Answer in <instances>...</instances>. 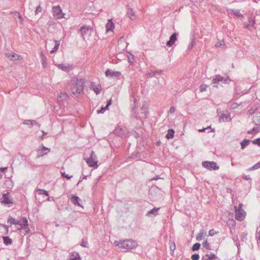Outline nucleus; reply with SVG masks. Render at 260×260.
Listing matches in <instances>:
<instances>
[{"mask_svg":"<svg viewBox=\"0 0 260 260\" xmlns=\"http://www.w3.org/2000/svg\"><path fill=\"white\" fill-rule=\"evenodd\" d=\"M85 160L90 167H93L94 168H98V161L97 159V157L93 151H91L90 153V157L89 158H85Z\"/></svg>","mask_w":260,"mask_h":260,"instance_id":"obj_4","label":"nucleus"},{"mask_svg":"<svg viewBox=\"0 0 260 260\" xmlns=\"http://www.w3.org/2000/svg\"><path fill=\"white\" fill-rule=\"evenodd\" d=\"M80 31L84 40H89L93 32L92 28L89 25L82 26L80 27Z\"/></svg>","mask_w":260,"mask_h":260,"instance_id":"obj_3","label":"nucleus"},{"mask_svg":"<svg viewBox=\"0 0 260 260\" xmlns=\"http://www.w3.org/2000/svg\"><path fill=\"white\" fill-rule=\"evenodd\" d=\"M242 206H243V204L242 203H240L239 204L238 206H235V211L243 210Z\"/></svg>","mask_w":260,"mask_h":260,"instance_id":"obj_52","label":"nucleus"},{"mask_svg":"<svg viewBox=\"0 0 260 260\" xmlns=\"http://www.w3.org/2000/svg\"><path fill=\"white\" fill-rule=\"evenodd\" d=\"M259 168H260V161L257 162L256 164H255L252 167L249 168L248 169V170L249 171H253V170H255L258 169Z\"/></svg>","mask_w":260,"mask_h":260,"instance_id":"obj_34","label":"nucleus"},{"mask_svg":"<svg viewBox=\"0 0 260 260\" xmlns=\"http://www.w3.org/2000/svg\"><path fill=\"white\" fill-rule=\"evenodd\" d=\"M19 230L21 231V232H23V231H24V233L25 235L27 233H28V232L29 231L28 224H25L22 228Z\"/></svg>","mask_w":260,"mask_h":260,"instance_id":"obj_33","label":"nucleus"},{"mask_svg":"<svg viewBox=\"0 0 260 260\" xmlns=\"http://www.w3.org/2000/svg\"><path fill=\"white\" fill-rule=\"evenodd\" d=\"M41 11H42V8L40 7V6H39L36 8V9L35 11V13H36V14H37L39 12H40Z\"/></svg>","mask_w":260,"mask_h":260,"instance_id":"obj_56","label":"nucleus"},{"mask_svg":"<svg viewBox=\"0 0 260 260\" xmlns=\"http://www.w3.org/2000/svg\"><path fill=\"white\" fill-rule=\"evenodd\" d=\"M113 133L118 136L123 137L127 134V129L125 126H118L114 129Z\"/></svg>","mask_w":260,"mask_h":260,"instance_id":"obj_7","label":"nucleus"},{"mask_svg":"<svg viewBox=\"0 0 260 260\" xmlns=\"http://www.w3.org/2000/svg\"><path fill=\"white\" fill-rule=\"evenodd\" d=\"M20 223H21V225H24L25 224H28L27 223V220L26 217H23L21 221H20Z\"/></svg>","mask_w":260,"mask_h":260,"instance_id":"obj_50","label":"nucleus"},{"mask_svg":"<svg viewBox=\"0 0 260 260\" xmlns=\"http://www.w3.org/2000/svg\"><path fill=\"white\" fill-rule=\"evenodd\" d=\"M1 203L5 205L13 204V199L9 195V192L4 193L1 199Z\"/></svg>","mask_w":260,"mask_h":260,"instance_id":"obj_10","label":"nucleus"},{"mask_svg":"<svg viewBox=\"0 0 260 260\" xmlns=\"http://www.w3.org/2000/svg\"><path fill=\"white\" fill-rule=\"evenodd\" d=\"M134 60V56L132 54H131V56L128 57V62L130 63L131 64H133Z\"/></svg>","mask_w":260,"mask_h":260,"instance_id":"obj_51","label":"nucleus"},{"mask_svg":"<svg viewBox=\"0 0 260 260\" xmlns=\"http://www.w3.org/2000/svg\"><path fill=\"white\" fill-rule=\"evenodd\" d=\"M23 124L28 125L30 127H32L35 125H38L39 127L40 126V124H38L35 120H24L23 122Z\"/></svg>","mask_w":260,"mask_h":260,"instance_id":"obj_19","label":"nucleus"},{"mask_svg":"<svg viewBox=\"0 0 260 260\" xmlns=\"http://www.w3.org/2000/svg\"><path fill=\"white\" fill-rule=\"evenodd\" d=\"M215 234H216V232H214L213 229L210 230L209 232V236H213Z\"/></svg>","mask_w":260,"mask_h":260,"instance_id":"obj_58","label":"nucleus"},{"mask_svg":"<svg viewBox=\"0 0 260 260\" xmlns=\"http://www.w3.org/2000/svg\"><path fill=\"white\" fill-rule=\"evenodd\" d=\"M37 191L39 194L45 195L46 196H49L48 192L45 190L39 189H38Z\"/></svg>","mask_w":260,"mask_h":260,"instance_id":"obj_38","label":"nucleus"},{"mask_svg":"<svg viewBox=\"0 0 260 260\" xmlns=\"http://www.w3.org/2000/svg\"><path fill=\"white\" fill-rule=\"evenodd\" d=\"M6 56L8 58H10V59H11V60H12L13 58L16 59V57H18V55L17 54H16L15 53L13 52L7 53L6 54Z\"/></svg>","mask_w":260,"mask_h":260,"instance_id":"obj_30","label":"nucleus"},{"mask_svg":"<svg viewBox=\"0 0 260 260\" xmlns=\"http://www.w3.org/2000/svg\"><path fill=\"white\" fill-rule=\"evenodd\" d=\"M61 174L63 177L66 178L67 179H70L73 177L72 176H69V175L66 174L64 172L61 171Z\"/></svg>","mask_w":260,"mask_h":260,"instance_id":"obj_44","label":"nucleus"},{"mask_svg":"<svg viewBox=\"0 0 260 260\" xmlns=\"http://www.w3.org/2000/svg\"><path fill=\"white\" fill-rule=\"evenodd\" d=\"M175 248H176V246H175V244L174 243H173V244H172L171 245H170V249L172 250V251H174V250L175 249Z\"/></svg>","mask_w":260,"mask_h":260,"instance_id":"obj_60","label":"nucleus"},{"mask_svg":"<svg viewBox=\"0 0 260 260\" xmlns=\"http://www.w3.org/2000/svg\"><path fill=\"white\" fill-rule=\"evenodd\" d=\"M176 110V108L174 106H171L170 108L169 112L170 114H173Z\"/></svg>","mask_w":260,"mask_h":260,"instance_id":"obj_55","label":"nucleus"},{"mask_svg":"<svg viewBox=\"0 0 260 260\" xmlns=\"http://www.w3.org/2000/svg\"><path fill=\"white\" fill-rule=\"evenodd\" d=\"M174 134H175V131L174 129H169L168 131V133L166 136V138L167 139H172L174 137Z\"/></svg>","mask_w":260,"mask_h":260,"instance_id":"obj_25","label":"nucleus"},{"mask_svg":"<svg viewBox=\"0 0 260 260\" xmlns=\"http://www.w3.org/2000/svg\"><path fill=\"white\" fill-rule=\"evenodd\" d=\"M195 43H196L195 39L192 38L191 39V42L188 45V49L191 50L193 46L194 45Z\"/></svg>","mask_w":260,"mask_h":260,"instance_id":"obj_40","label":"nucleus"},{"mask_svg":"<svg viewBox=\"0 0 260 260\" xmlns=\"http://www.w3.org/2000/svg\"><path fill=\"white\" fill-rule=\"evenodd\" d=\"M89 87L96 95L99 94L102 90L101 86L100 85L96 84L94 82H91Z\"/></svg>","mask_w":260,"mask_h":260,"instance_id":"obj_14","label":"nucleus"},{"mask_svg":"<svg viewBox=\"0 0 260 260\" xmlns=\"http://www.w3.org/2000/svg\"><path fill=\"white\" fill-rule=\"evenodd\" d=\"M84 85V80L83 79L74 78L71 80L70 84V89L76 97L83 93Z\"/></svg>","mask_w":260,"mask_h":260,"instance_id":"obj_1","label":"nucleus"},{"mask_svg":"<svg viewBox=\"0 0 260 260\" xmlns=\"http://www.w3.org/2000/svg\"><path fill=\"white\" fill-rule=\"evenodd\" d=\"M256 238H257V240L259 241V242L260 243V231L258 232V233L256 235Z\"/></svg>","mask_w":260,"mask_h":260,"instance_id":"obj_64","label":"nucleus"},{"mask_svg":"<svg viewBox=\"0 0 260 260\" xmlns=\"http://www.w3.org/2000/svg\"><path fill=\"white\" fill-rule=\"evenodd\" d=\"M253 121L255 123L256 126L259 125L260 124V114H255L253 117Z\"/></svg>","mask_w":260,"mask_h":260,"instance_id":"obj_23","label":"nucleus"},{"mask_svg":"<svg viewBox=\"0 0 260 260\" xmlns=\"http://www.w3.org/2000/svg\"><path fill=\"white\" fill-rule=\"evenodd\" d=\"M15 16H17L18 18L20 19V20L21 21H22L23 20V18H22V17L21 16V15H20V13H16V14H15Z\"/></svg>","mask_w":260,"mask_h":260,"instance_id":"obj_59","label":"nucleus"},{"mask_svg":"<svg viewBox=\"0 0 260 260\" xmlns=\"http://www.w3.org/2000/svg\"><path fill=\"white\" fill-rule=\"evenodd\" d=\"M58 67L59 69H61V70H62L63 71H69L71 68L69 66H66L62 63L58 64Z\"/></svg>","mask_w":260,"mask_h":260,"instance_id":"obj_31","label":"nucleus"},{"mask_svg":"<svg viewBox=\"0 0 260 260\" xmlns=\"http://www.w3.org/2000/svg\"><path fill=\"white\" fill-rule=\"evenodd\" d=\"M107 31H112L114 28V25L113 22L112 21V19H109L108 22L106 25Z\"/></svg>","mask_w":260,"mask_h":260,"instance_id":"obj_21","label":"nucleus"},{"mask_svg":"<svg viewBox=\"0 0 260 260\" xmlns=\"http://www.w3.org/2000/svg\"><path fill=\"white\" fill-rule=\"evenodd\" d=\"M8 169V167H4L0 168V173L4 172L5 171Z\"/></svg>","mask_w":260,"mask_h":260,"instance_id":"obj_63","label":"nucleus"},{"mask_svg":"<svg viewBox=\"0 0 260 260\" xmlns=\"http://www.w3.org/2000/svg\"><path fill=\"white\" fill-rule=\"evenodd\" d=\"M120 244H121V241H120L119 242L118 241H115L114 242V244L116 245V246H119V247H120Z\"/></svg>","mask_w":260,"mask_h":260,"instance_id":"obj_62","label":"nucleus"},{"mask_svg":"<svg viewBox=\"0 0 260 260\" xmlns=\"http://www.w3.org/2000/svg\"><path fill=\"white\" fill-rule=\"evenodd\" d=\"M127 15L129 16V17L131 20H133L135 19V13L133 10L129 6H126Z\"/></svg>","mask_w":260,"mask_h":260,"instance_id":"obj_20","label":"nucleus"},{"mask_svg":"<svg viewBox=\"0 0 260 260\" xmlns=\"http://www.w3.org/2000/svg\"><path fill=\"white\" fill-rule=\"evenodd\" d=\"M178 34L177 32L173 33L170 37L169 40L166 43V45L169 47L173 46L175 41L177 40Z\"/></svg>","mask_w":260,"mask_h":260,"instance_id":"obj_13","label":"nucleus"},{"mask_svg":"<svg viewBox=\"0 0 260 260\" xmlns=\"http://www.w3.org/2000/svg\"><path fill=\"white\" fill-rule=\"evenodd\" d=\"M53 16L56 19H60L63 17L62 10L59 6H54L52 8Z\"/></svg>","mask_w":260,"mask_h":260,"instance_id":"obj_9","label":"nucleus"},{"mask_svg":"<svg viewBox=\"0 0 260 260\" xmlns=\"http://www.w3.org/2000/svg\"><path fill=\"white\" fill-rule=\"evenodd\" d=\"M41 57L42 60V65L44 68H46L47 65V59L42 53L41 54Z\"/></svg>","mask_w":260,"mask_h":260,"instance_id":"obj_35","label":"nucleus"},{"mask_svg":"<svg viewBox=\"0 0 260 260\" xmlns=\"http://www.w3.org/2000/svg\"><path fill=\"white\" fill-rule=\"evenodd\" d=\"M105 110L104 108V107L102 106L100 110H97V113L98 114H103L105 112Z\"/></svg>","mask_w":260,"mask_h":260,"instance_id":"obj_53","label":"nucleus"},{"mask_svg":"<svg viewBox=\"0 0 260 260\" xmlns=\"http://www.w3.org/2000/svg\"><path fill=\"white\" fill-rule=\"evenodd\" d=\"M138 246L137 242L132 239L121 241L120 248L123 249H133Z\"/></svg>","mask_w":260,"mask_h":260,"instance_id":"obj_2","label":"nucleus"},{"mask_svg":"<svg viewBox=\"0 0 260 260\" xmlns=\"http://www.w3.org/2000/svg\"><path fill=\"white\" fill-rule=\"evenodd\" d=\"M105 74L107 77H118L121 75V72L118 71H113L111 70H107L105 72Z\"/></svg>","mask_w":260,"mask_h":260,"instance_id":"obj_16","label":"nucleus"},{"mask_svg":"<svg viewBox=\"0 0 260 260\" xmlns=\"http://www.w3.org/2000/svg\"><path fill=\"white\" fill-rule=\"evenodd\" d=\"M111 104V100H110L109 101H108V102H107L106 105L105 106V107H104V108L105 111L108 109L109 106Z\"/></svg>","mask_w":260,"mask_h":260,"instance_id":"obj_54","label":"nucleus"},{"mask_svg":"<svg viewBox=\"0 0 260 260\" xmlns=\"http://www.w3.org/2000/svg\"><path fill=\"white\" fill-rule=\"evenodd\" d=\"M231 120L230 113L226 112V113H222L219 117V122H227Z\"/></svg>","mask_w":260,"mask_h":260,"instance_id":"obj_15","label":"nucleus"},{"mask_svg":"<svg viewBox=\"0 0 260 260\" xmlns=\"http://www.w3.org/2000/svg\"><path fill=\"white\" fill-rule=\"evenodd\" d=\"M200 256L198 254H194L191 255L192 260H199Z\"/></svg>","mask_w":260,"mask_h":260,"instance_id":"obj_48","label":"nucleus"},{"mask_svg":"<svg viewBox=\"0 0 260 260\" xmlns=\"http://www.w3.org/2000/svg\"><path fill=\"white\" fill-rule=\"evenodd\" d=\"M203 245L204 247H205L207 249L209 250L211 249L210 244L207 241V240H205V241H204V242L203 243Z\"/></svg>","mask_w":260,"mask_h":260,"instance_id":"obj_43","label":"nucleus"},{"mask_svg":"<svg viewBox=\"0 0 260 260\" xmlns=\"http://www.w3.org/2000/svg\"><path fill=\"white\" fill-rule=\"evenodd\" d=\"M159 208H153L152 209L150 210V211H148L146 215L148 216L150 214H153L154 215H156L157 214V211L159 210Z\"/></svg>","mask_w":260,"mask_h":260,"instance_id":"obj_32","label":"nucleus"},{"mask_svg":"<svg viewBox=\"0 0 260 260\" xmlns=\"http://www.w3.org/2000/svg\"><path fill=\"white\" fill-rule=\"evenodd\" d=\"M207 86L205 84H202L200 87V90L201 92H204L206 90Z\"/></svg>","mask_w":260,"mask_h":260,"instance_id":"obj_46","label":"nucleus"},{"mask_svg":"<svg viewBox=\"0 0 260 260\" xmlns=\"http://www.w3.org/2000/svg\"><path fill=\"white\" fill-rule=\"evenodd\" d=\"M207 232L205 230L201 231L197 235L196 239L197 241H201L202 239L206 236Z\"/></svg>","mask_w":260,"mask_h":260,"instance_id":"obj_22","label":"nucleus"},{"mask_svg":"<svg viewBox=\"0 0 260 260\" xmlns=\"http://www.w3.org/2000/svg\"><path fill=\"white\" fill-rule=\"evenodd\" d=\"M255 23V18L253 16H250L248 18V21L244 22L245 28L248 30L252 31L254 28Z\"/></svg>","mask_w":260,"mask_h":260,"instance_id":"obj_8","label":"nucleus"},{"mask_svg":"<svg viewBox=\"0 0 260 260\" xmlns=\"http://www.w3.org/2000/svg\"><path fill=\"white\" fill-rule=\"evenodd\" d=\"M50 149L45 147L43 145L38 149V156L41 157L48 153L47 151H50Z\"/></svg>","mask_w":260,"mask_h":260,"instance_id":"obj_12","label":"nucleus"},{"mask_svg":"<svg viewBox=\"0 0 260 260\" xmlns=\"http://www.w3.org/2000/svg\"><path fill=\"white\" fill-rule=\"evenodd\" d=\"M216 258V255L214 253H210L208 254V260H214Z\"/></svg>","mask_w":260,"mask_h":260,"instance_id":"obj_45","label":"nucleus"},{"mask_svg":"<svg viewBox=\"0 0 260 260\" xmlns=\"http://www.w3.org/2000/svg\"><path fill=\"white\" fill-rule=\"evenodd\" d=\"M8 223L11 224H21L20 221L16 220L14 218L9 216L8 219Z\"/></svg>","mask_w":260,"mask_h":260,"instance_id":"obj_24","label":"nucleus"},{"mask_svg":"<svg viewBox=\"0 0 260 260\" xmlns=\"http://www.w3.org/2000/svg\"><path fill=\"white\" fill-rule=\"evenodd\" d=\"M250 140L245 139L240 143L241 145V149L243 150L246 146L249 144Z\"/></svg>","mask_w":260,"mask_h":260,"instance_id":"obj_29","label":"nucleus"},{"mask_svg":"<svg viewBox=\"0 0 260 260\" xmlns=\"http://www.w3.org/2000/svg\"><path fill=\"white\" fill-rule=\"evenodd\" d=\"M231 80L230 78H224L220 75H216L212 79V83L219 84L220 82H222L224 84H229Z\"/></svg>","mask_w":260,"mask_h":260,"instance_id":"obj_6","label":"nucleus"},{"mask_svg":"<svg viewBox=\"0 0 260 260\" xmlns=\"http://www.w3.org/2000/svg\"><path fill=\"white\" fill-rule=\"evenodd\" d=\"M160 72H150V73L147 74V76L148 78H151L154 77L156 74H159Z\"/></svg>","mask_w":260,"mask_h":260,"instance_id":"obj_41","label":"nucleus"},{"mask_svg":"<svg viewBox=\"0 0 260 260\" xmlns=\"http://www.w3.org/2000/svg\"><path fill=\"white\" fill-rule=\"evenodd\" d=\"M259 128H260L259 125L256 126V127H253L252 129L248 131L247 132V134H252V135L256 134L259 132Z\"/></svg>","mask_w":260,"mask_h":260,"instance_id":"obj_27","label":"nucleus"},{"mask_svg":"<svg viewBox=\"0 0 260 260\" xmlns=\"http://www.w3.org/2000/svg\"><path fill=\"white\" fill-rule=\"evenodd\" d=\"M202 166L210 171L218 170L219 167L214 161H204L202 162Z\"/></svg>","mask_w":260,"mask_h":260,"instance_id":"obj_5","label":"nucleus"},{"mask_svg":"<svg viewBox=\"0 0 260 260\" xmlns=\"http://www.w3.org/2000/svg\"><path fill=\"white\" fill-rule=\"evenodd\" d=\"M252 142L253 144L258 145L260 146V138L254 139L252 141Z\"/></svg>","mask_w":260,"mask_h":260,"instance_id":"obj_49","label":"nucleus"},{"mask_svg":"<svg viewBox=\"0 0 260 260\" xmlns=\"http://www.w3.org/2000/svg\"><path fill=\"white\" fill-rule=\"evenodd\" d=\"M246 212L243 210L235 211V218L237 220L242 221L244 219Z\"/></svg>","mask_w":260,"mask_h":260,"instance_id":"obj_11","label":"nucleus"},{"mask_svg":"<svg viewBox=\"0 0 260 260\" xmlns=\"http://www.w3.org/2000/svg\"><path fill=\"white\" fill-rule=\"evenodd\" d=\"M201 244L199 243L194 244L192 247V250L196 251L200 249Z\"/></svg>","mask_w":260,"mask_h":260,"instance_id":"obj_37","label":"nucleus"},{"mask_svg":"<svg viewBox=\"0 0 260 260\" xmlns=\"http://www.w3.org/2000/svg\"><path fill=\"white\" fill-rule=\"evenodd\" d=\"M71 202L75 205L82 207L80 204L81 199L77 196H72L70 199Z\"/></svg>","mask_w":260,"mask_h":260,"instance_id":"obj_17","label":"nucleus"},{"mask_svg":"<svg viewBox=\"0 0 260 260\" xmlns=\"http://www.w3.org/2000/svg\"><path fill=\"white\" fill-rule=\"evenodd\" d=\"M55 46H54L53 49L50 51L51 54H53L54 52H55L58 49L59 46L60 45V41H59L55 40Z\"/></svg>","mask_w":260,"mask_h":260,"instance_id":"obj_28","label":"nucleus"},{"mask_svg":"<svg viewBox=\"0 0 260 260\" xmlns=\"http://www.w3.org/2000/svg\"><path fill=\"white\" fill-rule=\"evenodd\" d=\"M68 98V95L66 93H60L57 96V101L59 103H61L67 100Z\"/></svg>","mask_w":260,"mask_h":260,"instance_id":"obj_18","label":"nucleus"},{"mask_svg":"<svg viewBox=\"0 0 260 260\" xmlns=\"http://www.w3.org/2000/svg\"><path fill=\"white\" fill-rule=\"evenodd\" d=\"M208 254H207L202 257L201 260H208Z\"/></svg>","mask_w":260,"mask_h":260,"instance_id":"obj_61","label":"nucleus"},{"mask_svg":"<svg viewBox=\"0 0 260 260\" xmlns=\"http://www.w3.org/2000/svg\"><path fill=\"white\" fill-rule=\"evenodd\" d=\"M3 238L4 240V243L6 245H10L12 244V240L8 236H4L3 237Z\"/></svg>","mask_w":260,"mask_h":260,"instance_id":"obj_26","label":"nucleus"},{"mask_svg":"<svg viewBox=\"0 0 260 260\" xmlns=\"http://www.w3.org/2000/svg\"><path fill=\"white\" fill-rule=\"evenodd\" d=\"M233 12L234 15L237 16L238 17H243L242 15L240 13V11L239 10H233Z\"/></svg>","mask_w":260,"mask_h":260,"instance_id":"obj_42","label":"nucleus"},{"mask_svg":"<svg viewBox=\"0 0 260 260\" xmlns=\"http://www.w3.org/2000/svg\"><path fill=\"white\" fill-rule=\"evenodd\" d=\"M247 234L245 232L241 233V234L240 235L241 240L243 242L245 241L247 239Z\"/></svg>","mask_w":260,"mask_h":260,"instance_id":"obj_39","label":"nucleus"},{"mask_svg":"<svg viewBox=\"0 0 260 260\" xmlns=\"http://www.w3.org/2000/svg\"><path fill=\"white\" fill-rule=\"evenodd\" d=\"M223 45H224V42L223 40H221V41H220L218 42H217L215 46L216 47H220Z\"/></svg>","mask_w":260,"mask_h":260,"instance_id":"obj_47","label":"nucleus"},{"mask_svg":"<svg viewBox=\"0 0 260 260\" xmlns=\"http://www.w3.org/2000/svg\"><path fill=\"white\" fill-rule=\"evenodd\" d=\"M80 245L82 247L88 248V243L87 239H83L82 240V242L80 244Z\"/></svg>","mask_w":260,"mask_h":260,"instance_id":"obj_36","label":"nucleus"},{"mask_svg":"<svg viewBox=\"0 0 260 260\" xmlns=\"http://www.w3.org/2000/svg\"><path fill=\"white\" fill-rule=\"evenodd\" d=\"M238 107V105L236 103H234L231 105V108L233 109H235Z\"/></svg>","mask_w":260,"mask_h":260,"instance_id":"obj_57","label":"nucleus"}]
</instances>
